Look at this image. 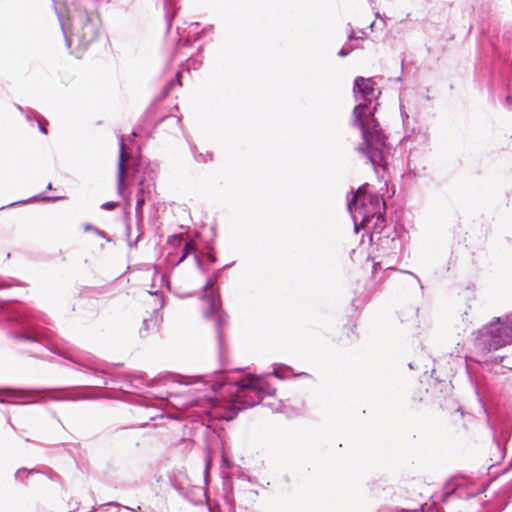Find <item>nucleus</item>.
<instances>
[{"label": "nucleus", "mask_w": 512, "mask_h": 512, "mask_svg": "<svg viewBox=\"0 0 512 512\" xmlns=\"http://www.w3.org/2000/svg\"><path fill=\"white\" fill-rule=\"evenodd\" d=\"M119 378L122 380L119 389L123 392L135 394H146L145 388H154V383L157 382L156 379L146 382L145 373L143 372L125 373L119 375Z\"/></svg>", "instance_id": "nucleus-11"}, {"label": "nucleus", "mask_w": 512, "mask_h": 512, "mask_svg": "<svg viewBox=\"0 0 512 512\" xmlns=\"http://www.w3.org/2000/svg\"><path fill=\"white\" fill-rule=\"evenodd\" d=\"M38 197H39V196H33V197H31V198L29 199V201H31V200H36V199H38ZM26 202H28V200L18 201V202H15V203L10 204L9 206H13V205H16V204H18V203H26Z\"/></svg>", "instance_id": "nucleus-41"}, {"label": "nucleus", "mask_w": 512, "mask_h": 512, "mask_svg": "<svg viewBox=\"0 0 512 512\" xmlns=\"http://www.w3.org/2000/svg\"><path fill=\"white\" fill-rule=\"evenodd\" d=\"M234 265V262L229 263L213 272L212 276L209 277L204 285L205 295L203 296L204 301L208 305V308L204 311V317L209 319L215 317V328L216 335L219 344V348L222 349L223 345V334L221 331L222 326L228 322V316L222 309L221 297L217 289H213L217 279L221 276V272Z\"/></svg>", "instance_id": "nucleus-7"}, {"label": "nucleus", "mask_w": 512, "mask_h": 512, "mask_svg": "<svg viewBox=\"0 0 512 512\" xmlns=\"http://www.w3.org/2000/svg\"><path fill=\"white\" fill-rule=\"evenodd\" d=\"M47 125H48V123L46 121L38 122L39 130H40L41 133L47 134V129H46Z\"/></svg>", "instance_id": "nucleus-37"}, {"label": "nucleus", "mask_w": 512, "mask_h": 512, "mask_svg": "<svg viewBox=\"0 0 512 512\" xmlns=\"http://www.w3.org/2000/svg\"><path fill=\"white\" fill-rule=\"evenodd\" d=\"M375 82L372 78L357 76L354 79L353 92L359 102L353 109V126L361 130L363 144L357 151L364 154L376 173L379 169L385 170L389 157L392 156L393 147L387 141V136L374 117L377 99Z\"/></svg>", "instance_id": "nucleus-1"}, {"label": "nucleus", "mask_w": 512, "mask_h": 512, "mask_svg": "<svg viewBox=\"0 0 512 512\" xmlns=\"http://www.w3.org/2000/svg\"><path fill=\"white\" fill-rule=\"evenodd\" d=\"M252 379L257 389H259V395L262 400L265 396H273L275 394L276 388L272 387L268 382H266L261 377H252Z\"/></svg>", "instance_id": "nucleus-19"}, {"label": "nucleus", "mask_w": 512, "mask_h": 512, "mask_svg": "<svg viewBox=\"0 0 512 512\" xmlns=\"http://www.w3.org/2000/svg\"><path fill=\"white\" fill-rule=\"evenodd\" d=\"M17 108H18L19 111L23 112V109H22L21 106L18 105Z\"/></svg>", "instance_id": "nucleus-57"}, {"label": "nucleus", "mask_w": 512, "mask_h": 512, "mask_svg": "<svg viewBox=\"0 0 512 512\" xmlns=\"http://www.w3.org/2000/svg\"><path fill=\"white\" fill-rule=\"evenodd\" d=\"M87 397L85 396H73V395H70V394H67V393H64V392H61L60 394H55V393H52L50 396H49V399L50 400H53V401H65V400H80V399H86Z\"/></svg>", "instance_id": "nucleus-23"}, {"label": "nucleus", "mask_w": 512, "mask_h": 512, "mask_svg": "<svg viewBox=\"0 0 512 512\" xmlns=\"http://www.w3.org/2000/svg\"><path fill=\"white\" fill-rule=\"evenodd\" d=\"M108 505H112V506H116V507L120 506V504L117 502H110V503H108Z\"/></svg>", "instance_id": "nucleus-52"}, {"label": "nucleus", "mask_w": 512, "mask_h": 512, "mask_svg": "<svg viewBox=\"0 0 512 512\" xmlns=\"http://www.w3.org/2000/svg\"><path fill=\"white\" fill-rule=\"evenodd\" d=\"M174 14H170L168 11L165 14L166 23H167V31H169L172 27V20H173Z\"/></svg>", "instance_id": "nucleus-35"}, {"label": "nucleus", "mask_w": 512, "mask_h": 512, "mask_svg": "<svg viewBox=\"0 0 512 512\" xmlns=\"http://www.w3.org/2000/svg\"><path fill=\"white\" fill-rule=\"evenodd\" d=\"M41 390H26L3 388L0 389V403L28 404L39 402L44 398L40 396Z\"/></svg>", "instance_id": "nucleus-10"}, {"label": "nucleus", "mask_w": 512, "mask_h": 512, "mask_svg": "<svg viewBox=\"0 0 512 512\" xmlns=\"http://www.w3.org/2000/svg\"><path fill=\"white\" fill-rule=\"evenodd\" d=\"M403 272H404V273H408V274H410V275L414 276V277L417 279V281H418V282H420V280L418 279V277H417L416 275H414V274H413V272H410V271H403Z\"/></svg>", "instance_id": "nucleus-48"}, {"label": "nucleus", "mask_w": 512, "mask_h": 512, "mask_svg": "<svg viewBox=\"0 0 512 512\" xmlns=\"http://www.w3.org/2000/svg\"><path fill=\"white\" fill-rule=\"evenodd\" d=\"M200 37H201V32H197V33L195 34V41L199 40V39H200Z\"/></svg>", "instance_id": "nucleus-49"}, {"label": "nucleus", "mask_w": 512, "mask_h": 512, "mask_svg": "<svg viewBox=\"0 0 512 512\" xmlns=\"http://www.w3.org/2000/svg\"><path fill=\"white\" fill-rule=\"evenodd\" d=\"M118 206V203L115 201H107L101 205L103 210H114Z\"/></svg>", "instance_id": "nucleus-32"}, {"label": "nucleus", "mask_w": 512, "mask_h": 512, "mask_svg": "<svg viewBox=\"0 0 512 512\" xmlns=\"http://www.w3.org/2000/svg\"><path fill=\"white\" fill-rule=\"evenodd\" d=\"M11 285H12L11 282L3 281V282L0 283V288L9 287Z\"/></svg>", "instance_id": "nucleus-43"}, {"label": "nucleus", "mask_w": 512, "mask_h": 512, "mask_svg": "<svg viewBox=\"0 0 512 512\" xmlns=\"http://www.w3.org/2000/svg\"><path fill=\"white\" fill-rule=\"evenodd\" d=\"M193 250H194V247H193L192 243L186 242L185 246L183 248V251H182V255L179 259V262H182L188 256V254Z\"/></svg>", "instance_id": "nucleus-31"}, {"label": "nucleus", "mask_w": 512, "mask_h": 512, "mask_svg": "<svg viewBox=\"0 0 512 512\" xmlns=\"http://www.w3.org/2000/svg\"><path fill=\"white\" fill-rule=\"evenodd\" d=\"M474 388H475V393L478 394V387H477L476 383H474Z\"/></svg>", "instance_id": "nucleus-55"}, {"label": "nucleus", "mask_w": 512, "mask_h": 512, "mask_svg": "<svg viewBox=\"0 0 512 512\" xmlns=\"http://www.w3.org/2000/svg\"><path fill=\"white\" fill-rule=\"evenodd\" d=\"M354 39H358V37L355 36L354 30L351 28L350 32L348 34V40H354Z\"/></svg>", "instance_id": "nucleus-40"}, {"label": "nucleus", "mask_w": 512, "mask_h": 512, "mask_svg": "<svg viewBox=\"0 0 512 512\" xmlns=\"http://www.w3.org/2000/svg\"><path fill=\"white\" fill-rule=\"evenodd\" d=\"M352 305H353L356 309H358V308H359V306H360L359 304H357V300H356V299H354V300L352 301Z\"/></svg>", "instance_id": "nucleus-47"}, {"label": "nucleus", "mask_w": 512, "mask_h": 512, "mask_svg": "<svg viewBox=\"0 0 512 512\" xmlns=\"http://www.w3.org/2000/svg\"><path fill=\"white\" fill-rule=\"evenodd\" d=\"M463 481L464 479L461 480V482H458L456 484V487L451 489V491H448L446 492L443 496H442V502H447L449 500V498L452 496V495H455L459 489V487L463 484Z\"/></svg>", "instance_id": "nucleus-29"}, {"label": "nucleus", "mask_w": 512, "mask_h": 512, "mask_svg": "<svg viewBox=\"0 0 512 512\" xmlns=\"http://www.w3.org/2000/svg\"><path fill=\"white\" fill-rule=\"evenodd\" d=\"M39 473H42V472L39 469H36V468H33V469L19 468L15 472L14 477H15L16 481L25 483V479L28 478L29 475L39 474Z\"/></svg>", "instance_id": "nucleus-21"}, {"label": "nucleus", "mask_w": 512, "mask_h": 512, "mask_svg": "<svg viewBox=\"0 0 512 512\" xmlns=\"http://www.w3.org/2000/svg\"><path fill=\"white\" fill-rule=\"evenodd\" d=\"M409 367H410L411 369H413V368H414V367H413V365H412V363H409Z\"/></svg>", "instance_id": "nucleus-61"}, {"label": "nucleus", "mask_w": 512, "mask_h": 512, "mask_svg": "<svg viewBox=\"0 0 512 512\" xmlns=\"http://www.w3.org/2000/svg\"><path fill=\"white\" fill-rule=\"evenodd\" d=\"M140 238H141V234H139V235L137 236V239H136V241H135L134 245H136L137 241H138ZM129 245H130V246H133V244H132L131 242H129Z\"/></svg>", "instance_id": "nucleus-51"}, {"label": "nucleus", "mask_w": 512, "mask_h": 512, "mask_svg": "<svg viewBox=\"0 0 512 512\" xmlns=\"http://www.w3.org/2000/svg\"><path fill=\"white\" fill-rule=\"evenodd\" d=\"M506 101H507L508 103H510V102H511V96H507V97H506Z\"/></svg>", "instance_id": "nucleus-56"}, {"label": "nucleus", "mask_w": 512, "mask_h": 512, "mask_svg": "<svg viewBox=\"0 0 512 512\" xmlns=\"http://www.w3.org/2000/svg\"><path fill=\"white\" fill-rule=\"evenodd\" d=\"M375 17L379 18V19H383L379 11L375 12Z\"/></svg>", "instance_id": "nucleus-50"}, {"label": "nucleus", "mask_w": 512, "mask_h": 512, "mask_svg": "<svg viewBox=\"0 0 512 512\" xmlns=\"http://www.w3.org/2000/svg\"><path fill=\"white\" fill-rule=\"evenodd\" d=\"M194 258H195V260H196V264H197L198 269H200V270L204 273V272H205V269H204L203 264H202V262H201L200 258L198 257V255H197V254H195V255H194Z\"/></svg>", "instance_id": "nucleus-38"}, {"label": "nucleus", "mask_w": 512, "mask_h": 512, "mask_svg": "<svg viewBox=\"0 0 512 512\" xmlns=\"http://www.w3.org/2000/svg\"><path fill=\"white\" fill-rule=\"evenodd\" d=\"M163 121L170 122L172 125H175L178 130L181 129V119L175 115L164 116Z\"/></svg>", "instance_id": "nucleus-27"}, {"label": "nucleus", "mask_w": 512, "mask_h": 512, "mask_svg": "<svg viewBox=\"0 0 512 512\" xmlns=\"http://www.w3.org/2000/svg\"><path fill=\"white\" fill-rule=\"evenodd\" d=\"M359 48L357 45H353L350 43H346L338 52V56L340 57H346L349 55L353 50Z\"/></svg>", "instance_id": "nucleus-26"}, {"label": "nucleus", "mask_w": 512, "mask_h": 512, "mask_svg": "<svg viewBox=\"0 0 512 512\" xmlns=\"http://www.w3.org/2000/svg\"><path fill=\"white\" fill-rule=\"evenodd\" d=\"M213 390L204 393L198 387H190L182 392H173L169 400V405L177 410H186L192 406H199L202 400H211Z\"/></svg>", "instance_id": "nucleus-9"}, {"label": "nucleus", "mask_w": 512, "mask_h": 512, "mask_svg": "<svg viewBox=\"0 0 512 512\" xmlns=\"http://www.w3.org/2000/svg\"><path fill=\"white\" fill-rule=\"evenodd\" d=\"M367 186H361L353 196L348 199L347 208L354 222V230L356 233L360 231V227H370L371 220L385 215L386 204L384 199L377 194H367Z\"/></svg>", "instance_id": "nucleus-5"}, {"label": "nucleus", "mask_w": 512, "mask_h": 512, "mask_svg": "<svg viewBox=\"0 0 512 512\" xmlns=\"http://www.w3.org/2000/svg\"><path fill=\"white\" fill-rule=\"evenodd\" d=\"M162 323V316L158 311L154 310L148 318H145L142 322V326L139 330L141 338H147L150 335L157 334Z\"/></svg>", "instance_id": "nucleus-16"}, {"label": "nucleus", "mask_w": 512, "mask_h": 512, "mask_svg": "<svg viewBox=\"0 0 512 512\" xmlns=\"http://www.w3.org/2000/svg\"><path fill=\"white\" fill-rule=\"evenodd\" d=\"M212 390L215 393L219 392L220 395L227 393L230 398L222 411L216 414L217 417L226 421L233 420L241 410L254 407L262 401L259 389L252 378L223 384L215 383L212 385Z\"/></svg>", "instance_id": "nucleus-4"}, {"label": "nucleus", "mask_w": 512, "mask_h": 512, "mask_svg": "<svg viewBox=\"0 0 512 512\" xmlns=\"http://www.w3.org/2000/svg\"><path fill=\"white\" fill-rule=\"evenodd\" d=\"M374 233V239L376 241L373 244H376L383 250H396L400 245V240L398 238V233L396 231L395 226L387 225L383 232Z\"/></svg>", "instance_id": "nucleus-13"}, {"label": "nucleus", "mask_w": 512, "mask_h": 512, "mask_svg": "<svg viewBox=\"0 0 512 512\" xmlns=\"http://www.w3.org/2000/svg\"><path fill=\"white\" fill-rule=\"evenodd\" d=\"M119 139V160H118V173L117 182L119 190L122 189L124 184V172H125V144L123 136H118Z\"/></svg>", "instance_id": "nucleus-17"}, {"label": "nucleus", "mask_w": 512, "mask_h": 512, "mask_svg": "<svg viewBox=\"0 0 512 512\" xmlns=\"http://www.w3.org/2000/svg\"><path fill=\"white\" fill-rule=\"evenodd\" d=\"M52 188V184L49 183L48 186H47V189H51Z\"/></svg>", "instance_id": "nucleus-59"}, {"label": "nucleus", "mask_w": 512, "mask_h": 512, "mask_svg": "<svg viewBox=\"0 0 512 512\" xmlns=\"http://www.w3.org/2000/svg\"><path fill=\"white\" fill-rule=\"evenodd\" d=\"M46 475L50 478V479H56L58 478V474H56L52 469H48L47 472H46Z\"/></svg>", "instance_id": "nucleus-39"}, {"label": "nucleus", "mask_w": 512, "mask_h": 512, "mask_svg": "<svg viewBox=\"0 0 512 512\" xmlns=\"http://www.w3.org/2000/svg\"><path fill=\"white\" fill-rule=\"evenodd\" d=\"M55 13L58 17L66 46L69 48L74 39L81 49H86L98 38L99 21L91 16L85 9H66L64 4L53 0Z\"/></svg>", "instance_id": "nucleus-3"}, {"label": "nucleus", "mask_w": 512, "mask_h": 512, "mask_svg": "<svg viewBox=\"0 0 512 512\" xmlns=\"http://www.w3.org/2000/svg\"><path fill=\"white\" fill-rule=\"evenodd\" d=\"M84 229H85L86 231H93V232H94V231H95V229H96V227H95V226H93L92 224H85V225H84Z\"/></svg>", "instance_id": "nucleus-42"}, {"label": "nucleus", "mask_w": 512, "mask_h": 512, "mask_svg": "<svg viewBox=\"0 0 512 512\" xmlns=\"http://www.w3.org/2000/svg\"><path fill=\"white\" fill-rule=\"evenodd\" d=\"M155 379L157 380V382L154 383V388H148L149 390H147V392H146V394L148 395L147 397L157 399L161 402H165L166 404H168L173 392H170L167 389H164L162 386H165L167 384L168 380H170V379L172 381H178L180 383H181V381L176 380L172 376L160 377V378H155Z\"/></svg>", "instance_id": "nucleus-14"}, {"label": "nucleus", "mask_w": 512, "mask_h": 512, "mask_svg": "<svg viewBox=\"0 0 512 512\" xmlns=\"http://www.w3.org/2000/svg\"><path fill=\"white\" fill-rule=\"evenodd\" d=\"M190 148H191V151H192V153L194 155V159H195L196 162H198V163H207V162L212 160V154L210 152L197 153L195 145H191Z\"/></svg>", "instance_id": "nucleus-24"}, {"label": "nucleus", "mask_w": 512, "mask_h": 512, "mask_svg": "<svg viewBox=\"0 0 512 512\" xmlns=\"http://www.w3.org/2000/svg\"><path fill=\"white\" fill-rule=\"evenodd\" d=\"M512 343V320L495 317L477 331L474 345L483 355Z\"/></svg>", "instance_id": "nucleus-6"}, {"label": "nucleus", "mask_w": 512, "mask_h": 512, "mask_svg": "<svg viewBox=\"0 0 512 512\" xmlns=\"http://www.w3.org/2000/svg\"><path fill=\"white\" fill-rule=\"evenodd\" d=\"M180 72L178 71L175 75V78L170 80L164 87V96H167L170 91L173 89L175 85H181V82L179 80Z\"/></svg>", "instance_id": "nucleus-25"}, {"label": "nucleus", "mask_w": 512, "mask_h": 512, "mask_svg": "<svg viewBox=\"0 0 512 512\" xmlns=\"http://www.w3.org/2000/svg\"><path fill=\"white\" fill-rule=\"evenodd\" d=\"M450 357L455 358L459 365H464L467 368V356L463 355V346L459 343L455 347V351L450 354Z\"/></svg>", "instance_id": "nucleus-22"}, {"label": "nucleus", "mask_w": 512, "mask_h": 512, "mask_svg": "<svg viewBox=\"0 0 512 512\" xmlns=\"http://www.w3.org/2000/svg\"><path fill=\"white\" fill-rule=\"evenodd\" d=\"M5 321L10 327L8 336L21 343H35L41 349L48 350L51 331L46 327L51 325L50 318L42 312L32 309L9 310Z\"/></svg>", "instance_id": "nucleus-2"}, {"label": "nucleus", "mask_w": 512, "mask_h": 512, "mask_svg": "<svg viewBox=\"0 0 512 512\" xmlns=\"http://www.w3.org/2000/svg\"><path fill=\"white\" fill-rule=\"evenodd\" d=\"M202 64V61L197 59H189V66L193 67L194 69H198Z\"/></svg>", "instance_id": "nucleus-36"}, {"label": "nucleus", "mask_w": 512, "mask_h": 512, "mask_svg": "<svg viewBox=\"0 0 512 512\" xmlns=\"http://www.w3.org/2000/svg\"><path fill=\"white\" fill-rule=\"evenodd\" d=\"M43 200L45 201H51V200H57L59 199L58 197H49V196H45V197H42Z\"/></svg>", "instance_id": "nucleus-45"}, {"label": "nucleus", "mask_w": 512, "mask_h": 512, "mask_svg": "<svg viewBox=\"0 0 512 512\" xmlns=\"http://www.w3.org/2000/svg\"><path fill=\"white\" fill-rule=\"evenodd\" d=\"M178 45H182V46H189L190 45V41L189 39H186L184 41H179Z\"/></svg>", "instance_id": "nucleus-44"}, {"label": "nucleus", "mask_w": 512, "mask_h": 512, "mask_svg": "<svg viewBox=\"0 0 512 512\" xmlns=\"http://www.w3.org/2000/svg\"><path fill=\"white\" fill-rule=\"evenodd\" d=\"M5 304H6V301H0V308L1 309L4 308Z\"/></svg>", "instance_id": "nucleus-54"}, {"label": "nucleus", "mask_w": 512, "mask_h": 512, "mask_svg": "<svg viewBox=\"0 0 512 512\" xmlns=\"http://www.w3.org/2000/svg\"><path fill=\"white\" fill-rule=\"evenodd\" d=\"M511 436V429L506 423H501L493 430V440L498 450V459H502L505 454V444Z\"/></svg>", "instance_id": "nucleus-15"}, {"label": "nucleus", "mask_w": 512, "mask_h": 512, "mask_svg": "<svg viewBox=\"0 0 512 512\" xmlns=\"http://www.w3.org/2000/svg\"><path fill=\"white\" fill-rule=\"evenodd\" d=\"M124 508H125V509H127V510H130V511H132V512H137L138 510H140V506H138V507H137V509L130 508V507H128V506H124Z\"/></svg>", "instance_id": "nucleus-46"}, {"label": "nucleus", "mask_w": 512, "mask_h": 512, "mask_svg": "<svg viewBox=\"0 0 512 512\" xmlns=\"http://www.w3.org/2000/svg\"><path fill=\"white\" fill-rule=\"evenodd\" d=\"M291 370L290 367L286 366V365H280L276 368H274L273 372L271 373V375L275 376L276 378L278 379H285V375H283L282 373V370Z\"/></svg>", "instance_id": "nucleus-28"}, {"label": "nucleus", "mask_w": 512, "mask_h": 512, "mask_svg": "<svg viewBox=\"0 0 512 512\" xmlns=\"http://www.w3.org/2000/svg\"><path fill=\"white\" fill-rule=\"evenodd\" d=\"M485 491V487H481V488H478L474 491H471L467 494L466 498H473L481 493H483Z\"/></svg>", "instance_id": "nucleus-34"}, {"label": "nucleus", "mask_w": 512, "mask_h": 512, "mask_svg": "<svg viewBox=\"0 0 512 512\" xmlns=\"http://www.w3.org/2000/svg\"><path fill=\"white\" fill-rule=\"evenodd\" d=\"M94 233H95L96 235H98L99 237L104 238L107 242H111V241H112V240H111V238H110V237H108V236L106 235V233H105L103 230H101V229H99V228H97V227H96V229H95Z\"/></svg>", "instance_id": "nucleus-33"}, {"label": "nucleus", "mask_w": 512, "mask_h": 512, "mask_svg": "<svg viewBox=\"0 0 512 512\" xmlns=\"http://www.w3.org/2000/svg\"><path fill=\"white\" fill-rule=\"evenodd\" d=\"M400 115L405 131V139L410 140L415 136L414 141L425 144L428 141V133L417 125L415 119L408 113L403 102H400Z\"/></svg>", "instance_id": "nucleus-12"}, {"label": "nucleus", "mask_w": 512, "mask_h": 512, "mask_svg": "<svg viewBox=\"0 0 512 512\" xmlns=\"http://www.w3.org/2000/svg\"><path fill=\"white\" fill-rule=\"evenodd\" d=\"M374 26H375V22H372V23L369 25V28H370V30H371V31H373Z\"/></svg>", "instance_id": "nucleus-53"}, {"label": "nucleus", "mask_w": 512, "mask_h": 512, "mask_svg": "<svg viewBox=\"0 0 512 512\" xmlns=\"http://www.w3.org/2000/svg\"><path fill=\"white\" fill-rule=\"evenodd\" d=\"M386 226L387 224L385 215H381L375 218V220H371L370 227H360V229H364L366 232H368L370 242L374 243L376 241V239H374V233L380 232L379 234H381Z\"/></svg>", "instance_id": "nucleus-18"}, {"label": "nucleus", "mask_w": 512, "mask_h": 512, "mask_svg": "<svg viewBox=\"0 0 512 512\" xmlns=\"http://www.w3.org/2000/svg\"><path fill=\"white\" fill-rule=\"evenodd\" d=\"M146 202V192L143 187H140L136 194V206H135V214L136 217L140 220L143 216L142 207Z\"/></svg>", "instance_id": "nucleus-20"}, {"label": "nucleus", "mask_w": 512, "mask_h": 512, "mask_svg": "<svg viewBox=\"0 0 512 512\" xmlns=\"http://www.w3.org/2000/svg\"><path fill=\"white\" fill-rule=\"evenodd\" d=\"M54 353L74 364V369L86 376V378L81 379V382L88 384L89 387L100 389L108 384L104 377L105 372L100 368V362L94 356L89 354L70 356L57 351H54Z\"/></svg>", "instance_id": "nucleus-8"}, {"label": "nucleus", "mask_w": 512, "mask_h": 512, "mask_svg": "<svg viewBox=\"0 0 512 512\" xmlns=\"http://www.w3.org/2000/svg\"><path fill=\"white\" fill-rule=\"evenodd\" d=\"M206 258L210 263H212V264L216 263L217 258H216V251H215L214 247H212V246L207 247Z\"/></svg>", "instance_id": "nucleus-30"}, {"label": "nucleus", "mask_w": 512, "mask_h": 512, "mask_svg": "<svg viewBox=\"0 0 512 512\" xmlns=\"http://www.w3.org/2000/svg\"><path fill=\"white\" fill-rule=\"evenodd\" d=\"M139 185H140V186H142V185H143V180H140Z\"/></svg>", "instance_id": "nucleus-60"}, {"label": "nucleus", "mask_w": 512, "mask_h": 512, "mask_svg": "<svg viewBox=\"0 0 512 512\" xmlns=\"http://www.w3.org/2000/svg\"><path fill=\"white\" fill-rule=\"evenodd\" d=\"M503 360V357H500V358H496V361H499L501 362Z\"/></svg>", "instance_id": "nucleus-58"}]
</instances>
